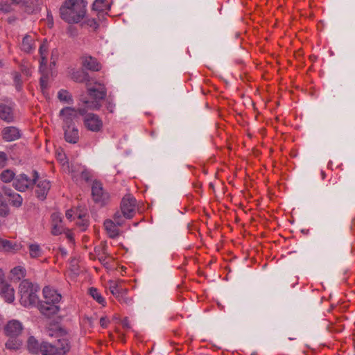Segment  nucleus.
I'll use <instances>...</instances> for the list:
<instances>
[{"instance_id": "nucleus-14", "label": "nucleus", "mask_w": 355, "mask_h": 355, "mask_svg": "<svg viewBox=\"0 0 355 355\" xmlns=\"http://www.w3.org/2000/svg\"><path fill=\"white\" fill-rule=\"evenodd\" d=\"M85 212L83 210H79L76 209V210L73 209H69L66 212V217L69 220H72L74 219L75 216H76L80 221L78 222L77 224L80 226H82L83 227V230L85 229V227L87 226V220H85L84 218L85 217Z\"/></svg>"}, {"instance_id": "nucleus-34", "label": "nucleus", "mask_w": 355, "mask_h": 355, "mask_svg": "<svg viewBox=\"0 0 355 355\" xmlns=\"http://www.w3.org/2000/svg\"><path fill=\"white\" fill-rule=\"evenodd\" d=\"M11 275L17 280L25 277L26 270L21 266H17L11 270Z\"/></svg>"}, {"instance_id": "nucleus-7", "label": "nucleus", "mask_w": 355, "mask_h": 355, "mask_svg": "<svg viewBox=\"0 0 355 355\" xmlns=\"http://www.w3.org/2000/svg\"><path fill=\"white\" fill-rule=\"evenodd\" d=\"M109 290L110 293L120 302L130 304L132 299L127 296L128 289L122 286L121 281H109Z\"/></svg>"}, {"instance_id": "nucleus-25", "label": "nucleus", "mask_w": 355, "mask_h": 355, "mask_svg": "<svg viewBox=\"0 0 355 355\" xmlns=\"http://www.w3.org/2000/svg\"><path fill=\"white\" fill-rule=\"evenodd\" d=\"M48 49V44L46 42H44L40 46L39 53L40 55V68L43 66L46 67L47 64Z\"/></svg>"}, {"instance_id": "nucleus-22", "label": "nucleus", "mask_w": 355, "mask_h": 355, "mask_svg": "<svg viewBox=\"0 0 355 355\" xmlns=\"http://www.w3.org/2000/svg\"><path fill=\"white\" fill-rule=\"evenodd\" d=\"M0 294L8 303L12 302L15 300V291L8 284L0 288Z\"/></svg>"}, {"instance_id": "nucleus-12", "label": "nucleus", "mask_w": 355, "mask_h": 355, "mask_svg": "<svg viewBox=\"0 0 355 355\" xmlns=\"http://www.w3.org/2000/svg\"><path fill=\"white\" fill-rule=\"evenodd\" d=\"M78 113H79L78 110H76L70 107H66L61 110L60 115L62 117V120L64 121L63 126L74 125L73 121L77 118Z\"/></svg>"}, {"instance_id": "nucleus-24", "label": "nucleus", "mask_w": 355, "mask_h": 355, "mask_svg": "<svg viewBox=\"0 0 355 355\" xmlns=\"http://www.w3.org/2000/svg\"><path fill=\"white\" fill-rule=\"evenodd\" d=\"M40 352L42 355H59L55 345L42 343L40 345Z\"/></svg>"}, {"instance_id": "nucleus-28", "label": "nucleus", "mask_w": 355, "mask_h": 355, "mask_svg": "<svg viewBox=\"0 0 355 355\" xmlns=\"http://www.w3.org/2000/svg\"><path fill=\"white\" fill-rule=\"evenodd\" d=\"M92 7L94 10L104 12L110 9V4L105 0H95Z\"/></svg>"}, {"instance_id": "nucleus-2", "label": "nucleus", "mask_w": 355, "mask_h": 355, "mask_svg": "<svg viewBox=\"0 0 355 355\" xmlns=\"http://www.w3.org/2000/svg\"><path fill=\"white\" fill-rule=\"evenodd\" d=\"M43 296L44 300L39 304L40 311L47 317H51L56 314L59 311V306L57 305L62 296L56 290L45 286L43 288Z\"/></svg>"}, {"instance_id": "nucleus-51", "label": "nucleus", "mask_w": 355, "mask_h": 355, "mask_svg": "<svg viewBox=\"0 0 355 355\" xmlns=\"http://www.w3.org/2000/svg\"><path fill=\"white\" fill-rule=\"evenodd\" d=\"M58 158L59 160L62 162V161H64V159L65 158V155L64 154H62V153H58Z\"/></svg>"}, {"instance_id": "nucleus-15", "label": "nucleus", "mask_w": 355, "mask_h": 355, "mask_svg": "<svg viewBox=\"0 0 355 355\" xmlns=\"http://www.w3.org/2000/svg\"><path fill=\"white\" fill-rule=\"evenodd\" d=\"M50 188L51 184L49 181L47 180H38L35 189L37 197L41 200H44Z\"/></svg>"}, {"instance_id": "nucleus-49", "label": "nucleus", "mask_w": 355, "mask_h": 355, "mask_svg": "<svg viewBox=\"0 0 355 355\" xmlns=\"http://www.w3.org/2000/svg\"><path fill=\"white\" fill-rule=\"evenodd\" d=\"M114 104L112 103V102H107V109L110 112H114Z\"/></svg>"}, {"instance_id": "nucleus-19", "label": "nucleus", "mask_w": 355, "mask_h": 355, "mask_svg": "<svg viewBox=\"0 0 355 355\" xmlns=\"http://www.w3.org/2000/svg\"><path fill=\"white\" fill-rule=\"evenodd\" d=\"M52 219V230L51 232L53 235H59L64 231L62 225V220L60 214L58 213H53L51 215Z\"/></svg>"}, {"instance_id": "nucleus-17", "label": "nucleus", "mask_w": 355, "mask_h": 355, "mask_svg": "<svg viewBox=\"0 0 355 355\" xmlns=\"http://www.w3.org/2000/svg\"><path fill=\"white\" fill-rule=\"evenodd\" d=\"M3 139L6 141H15L20 137V132L14 126L4 128L1 132Z\"/></svg>"}, {"instance_id": "nucleus-39", "label": "nucleus", "mask_w": 355, "mask_h": 355, "mask_svg": "<svg viewBox=\"0 0 355 355\" xmlns=\"http://www.w3.org/2000/svg\"><path fill=\"white\" fill-rule=\"evenodd\" d=\"M14 81L15 83V86L17 90H21V85H22V81L21 79V75L18 73H16L14 77Z\"/></svg>"}, {"instance_id": "nucleus-45", "label": "nucleus", "mask_w": 355, "mask_h": 355, "mask_svg": "<svg viewBox=\"0 0 355 355\" xmlns=\"http://www.w3.org/2000/svg\"><path fill=\"white\" fill-rule=\"evenodd\" d=\"M7 283L5 282V276L2 269L0 268V288Z\"/></svg>"}, {"instance_id": "nucleus-18", "label": "nucleus", "mask_w": 355, "mask_h": 355, "mask_svg": "<svg viewBox=\"0 0 355 355\" xmlns=\"http://www.w3.org/2000/svg\"><path fill=\"white\" fill-rule=\"evenodd\" d=\"M118 223L113 218V220L107 219L104 222V227L108 236L110 238H116L119 235V230L118 229Z\"/></svg>"}, {"instance_id": "nucleus-11", "label": "nucleus", "mask_w": 355, "mask_h": 355, "mask_svg": "<svg viewBox=\"0 0 355 355\" xmlns=\"http://www.w3.org/2000/svg\"><path fill=\"white\" fill-rule=\"evenodd\" d=\"M0 119L6 123H12L15 121V109L12 104H0Z\"/></svg>"}, {"instance_id": "nucleus-40", "label": "nucleus", "mask_w": 355, "mask_h": 355, "mask_svg": "<svg viewBox=\"0 0 355 355\" xmlns=\"http://www.w3.org/2000/svg\"><path fill=\"white\" fill-rule=\"evenodd\" d=\"M48 77L47 76H42L40 78V86L42 89L44 90L47 87Z\"/></svg>"}, {"instance_id": "nucleus-5", "label": "nucleus", "mask_w": 355, "mask_h": 355, "mask_svg": "<svg viewBox=\"0 0 355 355\" xmlns=\"http://www.w3.org/2000/svg\"><path fill=\"white\" fill-rule=\"evenodd\" d=\"M87 90L89 96L94 98V101L84 102L87 107L91 110H99L101 107V101L104 99L107 95L105 87L101 83H96L95 85L92 87L89 83H87Z\"/></svg>"}, {"instance_id": "nucleus-33", "label": "nucleus", "mask_w": 355, "mask_h": 355, "mask_svg": "<svg viewBox=\"0 0 355 355\" xmlns=\"http://www.w3.org/2000/svg\"><path fill=\"white\" fill-rule=\"evenodd\" d=\"M15 174L13 171L10 169H6L1 172L0 175V179L2 182L8 183L15 179Z\"/></svg>"}, {"instance_id": "nucleus-26", "label": "nucleus", "mask_w": 355, "mask_h": 355, "mask_svg": "<svg viewBox=\"0 0 355 355\" xmlns=\"http://www.w3.org/2000/svg\"><path fill=\"white\" fill-rule=\"evenodd\" d=\"M27 347L29 352L33 354H37L40 352V345L33 336L28 338L27 340Z\"/></svg>"}, {"instance_id": "nucleus-46", "label": "nucleus", "mask_w": 355, "mask_h": 355, "mask_svg": "<svg viewBox=\"0 0 355 355\" xmlns=\"http://www.w3.org/2000/svg\"><path fill=\"white\" fill-rule=\"evenodd\" d=\"M3 191L5 193V195H6L7 196H8L9 198L12 196V195L13 194V191L10 188H8L6 187H3Z\"/></svg>"}, {"instance_id": "nucleus-50", "label": "nucleus", "mask_w": 355, "mask_h": 355, "mask_svg": "<svg viewBox=\"0 0 355 355\" xmlns=\"http://www.w3.org/2000/svg\"><path fill=\"white\" fill-rule=\"evenodd\" d=\"M16 19H16L15 17L11 16V17H8L7 21H8V24H12L15 22Z\"/></svg>"}, {"instance_id": "nucleus-21", "label": "nucleus", "mask_w": 355, "mask_h": 355, "mask_svg": "<svg viewBox=\"0 0 355 355\" xmlns=\"http://www.w3.org/2000/svg\"><path fill=\"white\" fill-rule=\"evenodd\" d=\"M22 6L26 12L32 14L40 10L41 0H24Z\"/></svg>"}, {"instance_id": "nucleus-43", "label": "nucleus", "mask_w": 355, "mask_h": 355, "mask_svg": "<svg viewBox=\"0 0 355 355\" xmlns=\"http://www.w3.org/2000/svg\"><path fill=\"white\" fill-rule=\"evenodd\" d=\"M109 322V320L105 317H102L100 319V324L103 328H106Z\"/></svg>"}, {"instance_id": "nucleus-42", "label": "nucleus", "mask_w": 355, "mask_h": 355, "mask_svg": "<svg viewBox=\"0 0 355 355\" xmlns=\"http://www.w3.org/2000/svg\"><path fill=\"white\" fill-rule=\"evenodd\" d=\"M7 159L6 155L3 152H0V167H3Z\"/></svg>"}, {"instance_id": "nucleus-8", "label": "nucleus", "mask_w": 355, "mask_h": 355, "mask_svg": "<svg viewBox=\"0 0 355 355\" xmlns=\"http://www.w3.org/2000/svg\"><path fill=\"white\" fill-rule=\"evenodd\" d=\"M37 178L38 174L35 171L33 172V178L28 177V175L24 173H21L16 176L13 182V186L19 191H25L36 183Z\"/></svg>"}, {"instance_id": "nucleus-53", "label": "nucleus", "mask_w": 355, "mask_h": 355, "mask_svg": "<svg viewBox=\"0 0 355 355\" xmlns=\"http://www.w3.org/2000/svg\"><path fill=\"white\" fill-rule=\"evenodd\" d=\"M11 1L13 3H16V4H18L21 1V0H11Z\"/></svg>"}, {"instance_id": "nucleus-47", "label": "nucleus", "mask_w": 355, "mask_h": 355, "mask_svg": "<svg viewBox=\"0 0 355 355\" xmlns=\"http://www.w3.org/2000/svg\"><path fill=\"white\" fill-rule=\"evenodd\" d=\"M87 24L91 27H94V28H97L98 26V24L94 19H88Z\"/></svg>"}, {"instance_id": "nucleus-38", "label": "nucleus", "mask_w": 355, "mask_h": 355, "mask_svg": "<svg viewBox=\"0 0 355 355\" xmlns=\"http://www.w3.org/2000/svg\"><path fill=\"white\" fill-rule=\"evenodd\" d=\"M12 10V6L8 3L0 1V11L4 13L10 12Z\"/></svg>"}, {"instance_id": "nucleus-13", "label": "nucleus", "mask_w": 355, "mask_h": 355, "mask_svg": "<svg viewBox=\"0 0 355 355\" xmlns=\"http://www.w3.org/2000/svg\"><path fill=\"white\" fill-rule=\"evenodd\" d=\"M23 330L22 324L17 320H12L5 327V331L8 336L17 337Z\"/></svg>"}, {"instance_id": "nucleus-3", "label": "nucleus", "mask_w": 355, "mask_h": 355, "mask_svg": "<svg viewBox=\"0 0 355 355\" xmlns=\"http://www.w3.org/2000/svg\"><path fill=\"white\" fill-rule=\"evenodd\" d=\"M137 200L132 195H125L121 201L120 210L114 214V219L118 225H124L125 220L133 218L136 213Z\"/></svg>"}, {"instance_id": "nucleus-16", "label": "nucleus", "mask_w": 355, "mask_h": 355, "mask_svg": "<svg viewBox=\"0 0 355 355\" xmlns=\"http://www.w3.org/2000/svg\"><path fill=\"white\" fill-rule=\"evenodd\" d=\"M64 130V139L71 144H76L79 139L78 130L74 125L63 126Z\"/></svg>"}, {"instance_id": "nucleus-23", "label": "nucleus", "mask_w": 355, "mask_h": 355, "mask_svg": "<svg viewBox=\"0 0 355 355\" xmlns=\"http://www.w3.org/2000/svg\"><path fill=\"white\" fill-rule=\"evenodd\" d=\"M59 355H64L71 348L70 343L66 338H62L57 340L55 344Z\"/></svg>"}, {"instance_id": "nucleus-35", "label": "nucleus", "mask_w": 355, "mask_h": 355, "mask_svg": "<svg viewBox=\"0 0 355 355\" xmlns=\"http://www.w3.org/2000/svg\"><path fill=\"white\" fill-rule=\"evenodd\" d=\"M58 98L60 101L71 103L73 101L72 96L69 92L64 89L58 92Z\"/></svg>"}, {"instance_id": "nucleus-41", "label": "nucleus", "mask_w": 355, "mask_h": 355, "mask_svg": "<svg viewBox=\"0 0 355 355\" xmlns=\"http://www.w3.org/2000/svg\"><path fill=\"white\" fill-rule=\"evenodd\" d=\"M8 214V207L7 205H0V215L6 216Z\"/></svg>"}, {"instance_id": "nucleus-29", "label": "nucleus", "mask_w": 355, "mask_h": 355, "mask_svg": "<svg viewBox=\"0 0 355 355\" xmlns=\"http://www.w3.org/2000/svg\"><path fill=\"white\" fill-rule=\"evenodd\" d=\"M96 252L98 259L101 263L105 266L109 264L110 260H111L112 258L107 253L105 247L101 248V249L96 251Z\"/></svg>"}, {"instance_id": "nucleus-36", "label": "nucleus", "mask_w": 355, "mask_h": 355, "mask_svg": "<svg viewBox=\"0 0 355 355\" xmlns=\"http://www.w3.org/2000/svg\"><path fill=\"white\" fill-rule=\"evenodd\" d=\"M9 200L10 201V203L13 206L19 207L21 205L23 199L19 194L17 193H13L12 196L10 197Z\"/></svg>"}, {"instance_id": "nucleus-10", "label": "nucleus", "mask_w": 355, "mask_h": 355, "mask_svg": "<svg viewBox=\"0 0 355 355\" xmlns=\"http://www.w3.org/2000/svg\"><path fill=\"white\" fill-rule=\"evenodd\" d=\"M82 66L87 70L98 71L101 69L102 65L98 60L89 54L83 55L80 57Z\"/></svg>"}, {"instance_id": "nucleus-27", "label": "nucleus", "mask_w": 355, "mask_h": 355, "mask_svg": "<svg viewBox=\"0 0 355 355\" xmlns=\"http://www.w3.org/2000/svg\"><path fill=\"white\" fill-rule=\"evenodd\" d=\"M29 255L33 259H37L42 256V250L40 245L37 243H31L28 245Z\"/></svg>"}, {"instance_id": "nucleus-52", "label": "nucleus", "mask_w": 355, "mask_h": 355, "mask_svg": "<svg viewBox=\"0 0 355 355\" xmlns=\"http://www.w3.org/2000/svg\"><path fill=\"white\" fill-rule=\"evenodd\" d=\"M7 205V204L5 202V200H3V196L0 193V205Z\"/></svg>"}, {"instance_id": "nucleus-44", "label": "nucleus", "mask_w": 355, "mask_h": 355, "mask_svg": "<svg viewBox=\"0 0 355 355\" xmlns=\"http://www.w3.org/2000/svg\"><path fill=\"white\" fill-rule=\"evenodd\" d=\"M121 324L123 328L130 329V324L128 318H124L121 321Z\"/></svg>"}, {"instance_id": "nucleus-48", "label": "nucleus", "mask_w": 355, "mask_h": 355, "mask_svg": "<svg viewBox=\"0 0 355 355\" xmlns=\"http://www.w3.org/2000/svg\"><path fill=\"white\" fill-rule=\"evenodd\" d=\"M81 177L85 180H88L89 178V171H87V170H84L83 171H82L81 173Z\"/></svg>"}, {"instance_id": "nucleus-4", "label": "nucleus", "mask_w": 355, "mask_h": 355, "mask_svg": "<svg viewBox=\"0 0 355 355\" xmlns=\"http://www.w3.org/2000/svg\"><path fill=\"white\" fill-rule=\"evenodd\" d=\"M19 289L21 296L20 302L24 306H33L38 302L37 295L39 290L38 286L24 279L20 283Z\"/></svg>"}, {"instance_id": "nucleus-30", "label": "nucleus", "mask_w": 355, "mask_h": 355, "mask_svg": "<svg viewBox=\"0 0 355 355\" xmlns=\"http://www.w3.org/2000/svg\"><path fill=\"white\" fill-rule=\"evenodd\" d=\"M21 341L17 337H10L6 343V347L11 350H17L21 346Z\"/></svg>"}, {"instance_id": "nucleus-20", "label": "nucleus", "mask_w": 355, "mask_h": 355, "mask_svg": "<svg viewBox=\"0 0 355 355\" xmlns=\"http://www.w3.org/2000/svg\"><path fill=\"white\" fill-rule=\"evenodd\" d=\"M35 49V37L26 35L21 44V49L26 53H31Z\"/></svg>"}, {"instance_id": "nucleus-6", "label": "nucleus", "mask_w": 355, "mask_h": 355, "mask_svg": "<svg viewBox=\"0 0 355 355\" xmlns=\"http://www.w3.org/2000/svg\"><path fill=\"white\" fill-rule=\"evenodd\" d=\"M78 112L80 115L84 116L83 123L88 130L98 132L102 130L103 121L97 114L94 113L87 114L84 108L78 109Z\"/></svg>"}, {"instance_id": "nucleus-55", "label": "nucleus", "mask_w": 355, "mask_h": 355, "mask_svg": "<svg viewBox=\"0 0 355 355\" xmlns=\"http://www.w3.org/2000/svg\"><path fill=\"white\" fill-rule=\"evenodd\" d=\"M3 62L0 60V68L3 67Z\"/></svg>"}, {"instance_id": "nucleus-54", "label": "nucleus", "mask_w": 355, "mask_h": 355, "mask_svg": "<svg viewBox=\"0 0 355 355\" xmlns=\"http://www.w3.org/2000/svg\"><path fill=\"white\" fill-rule=\"evenodd\" d=\"M321 174H322V179H324V178H325V173H324V172H323V171H322Z\"/></svg>"}, {"instance_id": "nucleus-9", "label": "nucleus", "mask_w": 355, "mask_h": 355, "mask_svg": "<svg viewBox=\"0 0 355 355\" xmlns=\"http://www.w3.org/2000/svg\"><path fill=\"white\" fill-rule=\"evenodd\" d=\"M92 195L94 202L101 205H105L110 198L109 194L103 191L101 183L97 181L93 182Z\"/></svg>"}, {"instance_id": "nucleus-31", "label": "nucleus", "mask_w": 355, "mask_h": 355, "mask_svg": "<svg viewBox=\"0 0 355 355\" xmlns=\"http://www.w3.org/2000/svg\"><path fill=\"white\" fill-rule=\"evenodd\" d=\"M72 78L78 83H86L87 84L89 82L88 73L83 71H76L73 73Z\"/></svg>"}, {"instance_id": "nucleus-32", "label": "nucleus", "mask_w": 355, "mask_h": 355, "mask_svg": "<svg viewBox=\"0 0 355 355\" xmlns=\"http://www.w3.org/2000/svg\"><path fill=\"white\" fill-rule=\"evenodd\" d=\"M89 293L92 297L94 300H95L98 303L102 305H105V300L104 297L101 295V294L98 292V291L94 287H92L89 289Z\"/></svg>"}, {"instance_id": "nucleus-1", "label": "nucleus", "mask_w": 355, "mask_h": 355, "mask_svg": "<svg viewBox=\"0 0 355 355\" xmlns=\"http://www.w3.org/2000/svg\"><path fill=\"white\" fill-rule=\"evenodd\" d=\"M87 6L86 0H65L60 8V17L68 24H78L86 16Z\"/></svg>"}, {"instance_id": "nucleus-37", "label": "nucleus", "mask_w": 355, "mask_h": 355, "mask_svg": "<svg viewBox=\"0 0 355 355\" xmlns=\"http://www.w3.org/2000/svg\"><path fill=\"white\" fill-rule=\"evenodd\" d=\"M12 249V244L10 241L0 238V250H10Z\"/></svg>"}]
</instances>
